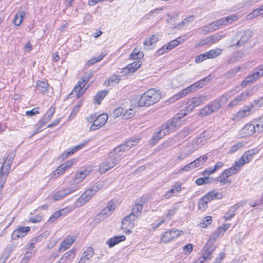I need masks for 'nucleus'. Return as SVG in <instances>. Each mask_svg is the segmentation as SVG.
Listing matches in <instances>:
<instances>
[{"mask_svg":"<svg viewBox=\"0 0 263 263\" xmlns=\"http://www.w3.org/2000/svg\"><path fill=\"white\" fill-rule=\"evenodd\" d=\"M209 201L203 196L198 202V208L200 210L205 211L208 208Z\"/></svg>","mask_w":263,"mask_h":263,"instance_id":"obj_45","label":"nucleus"},{"mask_svg":"<svg viewBox=\"0 0 263 263\" xmlns=\"http://www.w3.org/2000/svg\"><path fill=\"white\" fill-rule=\"evenodd\" d=\"M30 230L29 227H20L15 230L12 234L11 238L13 240H16L18 238L26 236Z\"/></svg>","mask_w":263,"mask_h":263,"instance_id":"obj_19","label":"nucleus"},{"mask_svg":"<svg viewBox=\"0 0 263 263\" xmlns=\"http://www.w3.org/2000/svg\"><path fill=\"white\" fill-rule=\"evenodd\" d=\"M229 93H224L221 97L211 101L208 104L202 107L199 112V116L204 118L208 115L217 111L221 107V102L223 98L228 99Z\"/></svg>","mask_w":263,"mask_h":263,"instance_id":"obj_5","label":"nucleus"},{"mask_svg":"<svg viewBox=\"0 0 263 263\" xmlns=\"http://www.w3.org/2000/svg\"><path fill=\"white\" fill-rule=\"evenodd\" d=\"M141 62L137 61L127 65L128 68L134 73L141 65Z\"/></svg>","mask_w":263,"mask_h":263,"instance_id":"obj_46","label":"nucleus"},{"mask_svg":"<svg viewBox=\"0 0 263 263\" xmlns=\"http://www.w3.org/2000/svg\"><path fill=\"white\" fill-rule=\"evenodd\" d=\"M208 59L209 58L207 52H205L197 56L195 59V62L196 63H200Z\"/></svg>","mask_w":263,"mask_h":263,"instance_id":"obj_53","label":"nucleus"},{"mask_svg":"<svg viewBox=\"0 0 263 263\" xmlns=\"http://www.w3.org/2000/svg\"><path fill=\"white\" fill-rule=\"evenodd\" d=\"M90 141V140H87L76 146L70 149H67L65 151L62 155V157L63 159H66L67 157H69L70 155H72L78 151L83 148Z\"/></svg>","mask_w":263,"mask_h":263,"instance_id":"obj_22","label":"nucleus"},{"mask_svg":"<svg viewBox=\"0 0 263 263\" xmlns=\"http://www.w3.org/2000/svg\"><path fill=\"white\" fill-rule=\"evenodd\" d=\"M181 184L179 182H176L170 190V191H173V193L174 195L181 192Z\"/></svg>","mask_w":263,"mask_h":263,"instance_id":"obj_58","label":"nucleus"},{"mask_svg":"<svg viewBox=\"0 0 263 263\" xmlns=\"http://www.w3.org/2000/svg\"><path fill=\"white\" fill-rule=\"evenodd\" d=\"M208 59L209 58L207 52H205L197 56L195 59V62L196 63H200Z\"/></svg>","mask_w":263,"mask_h":263,"instance_id":"obj_54","label":"nucleus"},{"mask_svg":"<svg viewBox=\"0 0 263 263\" xmlns=\"http://www.w3.org/2000/svg\"><path fill=\"white\" fill-rule=\"evenodd\" d=\"M143 56V53L140 51V49L138 48H135L130 54V58L133 60H140L142 59Z\"/></svg>","mask_w":263,"mask_h":263,"instance_id":"obj_40","label":"nucleus"},{"mask_svg":"<svg viewBox=\"0 0 263 263\" xmlns=\"http://www.w3.org/2000/svg\"><path fill=\"white\" fill-rule=\"evenodd\" d=\"M118 157L114 153H110L107 157L102 162L99 167L101 173H105L110 169L114 167L119 161Z\"/></svg>","mask_w":263,"mask_h":263,"instance_id":"obj_7","label":"nucleus"},{"mask_svg":"<svg viewBox=\"0 0 263 263\" xmlns=\"http://www.w3.org/2000/svg\"><path fill=\"white\" fill-rule=\"evenodd\" d=\"M194 20V15H190L186 18H185L180 23L177 25L176 27L179 28L181 26H183L184 25L187 26L190 23L193 22Z\"/></svg>","mask_w":263,"mask_h":263,"instance_id":"obj_51","label":"nucleus"},{"mask_svg":"<svg viewBox=\"0 0 263 263\" xmlns=\"http://www.w3.org/2000/svg\"><path fill=\"white\" fill-rule=\"evenodd\" d=\"M121 77H126L128 78L130 77L133 73L132 71H130L129 68H128L127 66L125 68H123L122 70L120 72Z\"/></svg>","mask_w":263,"mask_h":263,"instance_id":"obj_59","label":"nucleus"},{"mask_svg":"<svg viewBox=\"0 0 263 263\" xmlns=\"http://www.w3.org/2000/svg\"><path fill=\"white\" fill-rule=\"evenodd\" d=\"M250 95L249 90H246L242 92L240 95L235 98L229 104V107H233L237 105L239 102L245 100Z\"/></svg>","mask_w":263,"mask_h":263,"instance_id":"obj_24","label":"nucleus"},{"mask_svg":"<svg viewBox=\"0 0 263 263\" xmlns=\"http://www.w3.org/2000/svg\"><path fill=\"white\" fill-rule=\"evenodd\" d=\"M208 158L206 155H204L192 161L194 167H197L202 165L208 160Z\"/></svg>","mask_w":263,"mask_h":263,"instance_id":"obj_39","label":"nucleus"},{"mask_svg":"<svg viewBox=\"0 0 263 263\" xmlns=\"http://www.w3.org/2000/svg\"><path fill=\"white\" fill-rule=\"evenodd\" d=\"M89 172L86 169L81 171L76 174L74 177L73 178L77 183H80L89 174Z\"/></svg>","mask_w":263,"mask_h":263,"instance_id":"obj_36","label":"nucleus"},{"mask_svg":"<svg viewBox=\"0 0 263 263\" xmlns=\"http://www.w3.org/2000/svg\"><path fill=\"white\" fill-rule=\"evenodd\" d=\"M255 3L254 0H243L238 4L239 8L248 7Z\"/></svg>","mask_w":263,"mask_h":263,"instance_id":"obj_52","label":"nucleus"},{"mask_svg":"<svg viewBox=\"0 0 263 263\" xmlns=\"http://www.w3.org/2000/svg\"><path fill=\"white\" fill-rule=\"evenodd\" d=\"M238 206L237 205L231 206L228 212L226 213L223 218L226 220H231L235 215V211H236Z\"/></svg>","mask_w":263,"mask_h":263,"instance_id":"obj_38","label":"nucleus"},{"mask_svg":"<svg viewBox=\"0 0 263 263\" xmlns=\"http://www.w3.org/2000/svg\"><path fill=\"white\" fill-rule=\"evenodd\" d=\"M107 91H101L97 93V94L94 97L95 102L98 104H100L101 101L107 95Z\"/></svg>","mask_w":263,"mask_h":263,"instance_id":"obj_44","label":"nucleus"},{"mask_svg":"<svg viewBox=\"0 0 263 263\" xmlns=\"http://www.w3.org/2000/svg\"><path fill=\"white\" fill-rule=\"evenodd\" d=\"M191 130L189 128H185L178 133L176 137L179 139H183L191 133Z\"/></svg>","mask_w":263,"mask_h":263,"instance_id":"obj_48","label":"nucleus"},{"mask_svg":"<svg viewBox=\"0 0 263 263\" xmlns=\"http://www.w3.org/2000/svg\"><path fill=\"white\" fill-rule=\"evenodd\" d=\"M239 17L237 15H232L227 17H222L220 19L213 22L212 24L217 27H220L223 26H227L231 24L233 22L238 20Z\"/></svg>","mask_w":263,"mask_h":263,"instance_id":"obj_16","label":"nucleus"},{"mask_svg":"<svg viewBox=\"0 0 263 263\" xmlns=\"http://www.w3.org/2000/svg\"><path fill=\"white\" fill-rule=\"evenodd\" d=\"M115 204L112 200L107 202V205L102 211L97 214L94 220L97 222H100L108 216H110L115 209Z\"/></svg>","mask_w":263,"mask_h":263,"instance_id":"obj_8","label":"nucleus"},{"mask_svg":"<svg viewBox=\"0 0 263 263\" xmlns=\"http://www.w3.org/2000/svg\"><path fill=\"white\" fill-rule=\"evenodd\" d=\"M252 107L253 105H251L250 106L245 107L243 109H240L234 116L233 120L234 121H239L243 118L248 117L250 115Z\"/></svg>","mask_w":263,"mask_h":263,"instance_id":"obj_21","label":"nucleus"},{"mask_svg":"<svg viewBox=\"0 0 263 263\" xmlns=\"http://www.w3.org/2000/svg\"><path fill=\"white\" fill-rule=\"evenodd\" d=\"M224 36L225 35L223 34L221 32H218L201 41L199 43V45L202 46L207 44L216 43Z\"/></svg>","mask_w":263,"mask_h":263,"instance_id":"obj_17","label":"nucleus"},{"mask_svg":"<svg viewBox=\"0 0 263 263\" xmlns=\"http://www.w3.org/2000/svg\"><path fill=\"white\" fill-rule=\"evenodd\" d=\"M251 37V31L241 30L238 32L235 36V40L237 41L236 46L240 47L246 43ZM234 39H233V41Z\"/></svg>","mask_w":263,"mask_h":263,"instance_id":"obj_11","label":"nucleus"},{"mask_svg":"<svg viewBox=\"0 0 263 263\" xmlns=\"http://www.w3.org/2000/svg\"><path fill=\"white\" fill-rule=\"evenodd\" d=\"M135 114V111L132 108L127 109L123 115V117L125 119H128L133 117Z\"/></svg>","mask_w":263,"mask_h":263,"instance_id":"obj_56","label":"nucleus"},{"mask_svg":"<svg viewBox=\"0 0 263 263\" xmlns=\"http://www.w3.org/2000/svg\"><path fill=\"white\" fill-rule=\"evenodd\" d=\"M222 51L223 49L221 48H216L215 49L207 51L208 57L209 59L216 58L222 53Z\"/></svg>","mask_w":263,"mask_h":263,"instance_id":"obj_41","label":"nucleus"},{"mask_svg":"<svg viewBox=\"0 0 263 263\" xmlns=\"http://www.w3.org/2000/svg\"><path fill=\"white\" fill-rule=\"evenodd\" d=\"M255 154L256 152L254 149H250L245 153L240 158L235 162L233 166L225 170L219 176L217 177V181L221 183H224L227 178L238 172L240 167L245 164L249 163Z\"/></svg>","mask_w":263,"mask_h":263,"instance_id":"obj_1","label":"nucleus"},{"mask_svg":"<svg viewBox=\"0 0 263 263\" xmlns=\"http://www.w3.org/2000/svg\"><path fill=\"white\" fill-rule=\"evenodd\" d=\"M205 100V97L204 96L195 97L189 99L187 101L188 105L186 107L187 112L192 111L195 108L204 103Z\"/></svg>","mask_w":263,"mask_h":263,"instance_id":"obj_13","label":"nucleus"},{"mask_svg":"<svg viewBox=\"0 0 263 263\" xmlns=\"http://www.w3.org/2000/svg\"><path fill=\"white\" fill-rule=\"evenodd\" d=\"M25 16V12L24 11H20L16 12L13 18V22L15 25L18 26L22 23V21Z\"/></svg>","mask_w":263,"mask_h":263,"instance_id":"obj_37","label":"nucleus"},{"mask_svg":"<svg viewBox=\"0 0 263 263\" xmlns=\"http://www.w3.org/2000/svg\"><path fill=\"white\" fill-rule=\"evenodd\" d=\"M95 255L94 250L91 248H88L83 252L78 263H88L90 259Z\"/></svg>","mask_w":263,"mask_h":263,"instance_id":"obj_23","label":"nucleus"},{"mask_svg":"<svg viewBox=\"0 0 263 263\" xmlns=\"http://www.w3.org/2000/svg\"><path fill=\"white\" fill-rule=\"evenodd\" d=\"M80 185L79 183H77L76 180L72 179L68 185L66 187H64L69 194L74 192L80 189Z\"/></svg>","mask_w":263,"mask_h":263,"instance_id":"obj_33","label":"nucleus"},{"mask_svg":"<svg viewBox=\"0 0 263 263\" xmlns=\"http://www.w3.org/2000/svg\"><path fill=\"white\" fill-rule=\"evenodd\" d=\"M108 118L106 114H102L98 116L91 125L90 130L93 131L100 128L106 123Z\"/></svg>","mask_w":263,"mask_h":263,"instance_id":"obj_15","label":"nucleus"},{"mask_svg":"<svg viewBox=\"0 0 263 263\" xmlns=\"http://www.w3.org/2000/svg\"><path fill=\"white\" fill-rule=\"evenodd\" d=\"M136 219L132 216L128 215L122 220V224L123 226L126 227V228L133 229L135 226L134 221Z\"/></svg>","mask_w":263,"mask_h":263,"instance_id":"obj_31","label":"nucleus"},{"mask_svg":"<svg viewBox=\"0 0 263 263\" xmlns=\"http://www.w3.org/2000/svg\"><path fill=\"white\" fill-rule=\"evenodd\" d=\"M74 241V239L71 236L68 237L66 238L61 243L59 251L63 252L68 249H69L73 242Z\"/></svg>","mask_w":263,"mask_h":263,"instance_id":"obj_25","label":"nucleus"},{"mask_svg":"<svg viewBox=\"0 0 263 263\" xmlns=\"http://www.w3.org/2000/svg\"><path fill=\"white\" fill-rule=\"evenodd\" d=\"M76 256V251L73 249L65 253L58 261V263H70Z\"/></svg>","mask_w":263,"mask_h":263,"instance_id":"obj_20","label":"nucleus"},{"mask_svg":"<svg viewBox=\"0 0 263 263\" xmlns=\"http://www.w3.org/2000/svg\"><path fill=\"white\" fill-rule=\"evenodd\" d=\"M12 251V248L7 249L0 258V263H5Z\"/></svg>","mask_w":263,"mask_h":263,"instance_id":"obj_50","label":"nucleus"},{"mask_svg":"<svg viewBox=\"0 0 263 263\" xmlns=\"http://www.w3.org/2000/svg\"><path fill=\"white\" fill-rule=\"evenodd\" d=\"M178 210L177 206H173L171 209L167 210L166 214L164 216V218L161 220L159 223H158L156 227L158 228L162 223H164L166 221L169 220L172 216H173L176 213V211Z\"/></svg>","mask_w":263,"mask_h":263,"instance_id":"obj_28","label":"nucleus"},{"mask_svg":"<svg viewBox=\"0 0 263 263\" xmlns=\"http://www.w3.org/2000/svg\"><path fill=\"white\" fill-rule=\"evenodd\" d=\"M180 235L179 231L177 230L171 229L168 231L165 232L161 237V241L167 243Z\"/></svg>","mask_w":263,"mask_h":263,"instance_id":"obj_18","label":"nucleus"},{"mask_svg":"<svg viewBox=\"0 0 263 263\" xmlns=\"http://www.w3.org/2000/svg\"><path fill=\"white\" fill-rule=\"evenodd\" d=\"M92 73L91 72H87L85 76L82 78L76 85L71 95H75L77 98H79L85 92L89 85H86L87 82L91 78Z\"/></svg>","mask_w":263,"mask_h":263,"instance_id":"obj_6","label":"nucleus"},{"mask_svg":"<svg viewBox=\"0 0 263 263\" xmlns=\"http://www.w3.org/2000/svg\"><path fill=\"white\" fill-rule=\"evenodd\" d=\"M168 134H170V133L168 130H167L166 129L163 128L162 125L160 130L155 134L152 138L153 144H155L159 140Z\"/></svg>","mask_w":263,"mask_h":263,"instance_id":"obj_27","label":"nucleus"},{"mask_svg":"<svg viewBox=\"0 0 263 263\" xmlns=\"http://www.w3.org/2000/svg\"><path fill=\"white\" fill-rule=\"evenodd\" d=\"M224 233L222 231V228H218L211 235V238L213 240L217 239L219 236L222 235Z\"/></svg>","mask_w":263,"mask_h":263,"instance_id":"obj_60","label":"nucleus"},{"mask_svg":"<svg viewBox=\"0 0 263 263\" xmlns=\"http://www.w3.org/2000/svg\"><path fill=\"white\" fill-rule=\"evenodd\" d=\"M180 124L181 123L179 117H176L175 116L173 119L167 121L165 124L162 125V127L166 129L170 134L179 128Z\"/></svg>","mask_w":263,"mask_h":263,"instance_id":"obj_14","label":"nucleus"},{"mask_svg":"<svg viewBox=\"0 0 263 263\" xmlns=\"http://www.w3.org/2000/svg\"><path fill=\"white\" fill-rule=\"evenodd\" d=\"M203 196L209 202H210L215 199H221L222 197V194L216 192L215 190H213L208 192Z\"/></svg>","mask_w":263,"mask_h":263,"instance_id":"obj_32","label":"nucleus"},{"mask_svg":"<svg viewBox=\"0 0 263 263\" xmlns=\"http://www.w3.org/2000/svg\"><path fill=\"white\" fill-rule=\"evenodd\" d=\"M125 239L126 237L124 235L116 236L109 239L108 240H107L106 243L109 248H112L117 244L125 240Z\"/></svg>","mask_w":263,"mask_h":263,"instance_id":"obj_29","label":"nucleus"},{"mask_svg":"<svg viewBox=\"0 0 263 263\" xmlns=\"http://www.w3.org/2000/svg\"><path fill=\"white\" fill-rule=\"evenodd\" d=\"M15 156L14 152L11 151L7 155L0 167V199L2 198L1 191L3 189L7 178L10 173L11 166Z\"/></svg>","mask_w":263,"mask_h":263,"instance_id":"obj_3","label":"nucleus"},{"mask_svg":"<svg viewBox=\"0 0 263 263\" xmlns=\"http://www.w3.org/2000/svg\"><path fill=\"white\" fill-rule=\"evenodd\" d=\"M210 80V78L206 77L197 82H196L195 83L192 84L189 86L186 87L185 88L183 89L179 92L176 93L171 98H170V99H169L170 102L171 103L174 102L186 96L189 93L192 92H194L197 90V89L202 88L207 84L206 83V82L209 81Z\"/></svg>","mask_w":263,"mask_h":263,"instance_id":"obj_4","label":"nucleus"},{"mask_svg":"<svg viewBox=\"0 0 263 263\" xmlns=\"http://www.w3.org/2000/svg\"><path fill=\"white\" fill-rule=\"evenodd\" d=\"M121 77V76L112 74L108 78V82L117 84L120 82Z\"/></svg>","mask_w":263,"mask_h":263,"instance_id":"obj_62","label":"nucleus"},{"mask_svg":"<svg viewBox=\"0 0 263 263\" xmlns=\"http://www.w3.org/2000/svg\"><path fill=\"white\" fill-rule=\"evenodd\" d=\"M242 144L241 143L238 142L233 145H232L230 150L229 153L233 154L236 152L238 149H239L240 147L242 146Z\"/></svg>","mask_w":263,"mask_h":263,"instance_id":"obj_64","label":"nucleus"},{"mask_svg":"<svg viewBox=\"0 0 263 263\" xmlns=\"http://www.w3.org/2000/svg\"><path fill=\"white\" fill-rule=\"evenodd\" d=\"M158 41V35H152L145 40L143 43L145 46H152L154 43L157 42Z\"/></svg>","mask_w":263,"mask_h":263,"instance_id":"obj_43","label":"nucleus"},{"mask_svg":"<svg viewBox=\"0 0 263 263\" xmlns=\"http://www.w3.org/2000/svg\"><path fill=\"white\" fill-rule=\"evenodd\" d=\"M258 73H255L254 71H253V73L249 76H248L245 80L242 81L241 84V86L242 87L244 88L246 87L247 85H250V84L253 83L257 79H258Z\"/></svg>","mask_w":263,"mask_h":263,"instance_id":"obj_26","label":"nucleus"},{"mask_svg":"<svg viewBox=\"0 0 263 263\" xmlns=\"http://www.w3.org/2000/svg\"><path fill=\"white\" fill-rule=\"evenodd\" d=\"M257 132V125L255 120L247 123L240 130L239 135L241 137H246Z\"/></svg>","mask_w":263,"mask_h":263,"instance_id":"obj_10","label":"nucleus"},{"mask_svg":"<svg viewBox=\"0 0 263 263\" xmlns=\"http://www.w3.org/2000/svg\"><path fill=\"white\" fill-rule=\"evenodd\" d=\"M66 171V170L65 169V167H64V165H62V164L59 166L54 172L51 174V178H56L57 177L64 174Z\"/></svg>","mask_w":263,"mask_h":263,"instance_id":"obj_42","label":"nucleus"},{"mask_svg":"<svg viewBox=\"0 0 263 263\" xmlns=\"http://www.w3.org/2000/svg\"><path fill=\"white\" fill-rule=\"evenodd\" d=\"M128 150V148L125 144V143H124L123 144H121L119 146L115 148L113 152H111V153H114L115 156H116L119 159L120 156L118 155V154L121 152H124L125 151Z\"/></svg>","mask_w":263,"mask_h":263,"instance_id":"obj_47","label":"nucleus"},{"mask_svg":"<svg viewBox=\"0 0 263 263\" xmlns=\"http://www.w3.org/2000/svg\"><path fill=\"white\" fill-rule=\"evenodd\" d=\"M254 120L257 125V132H263V115Z\"/></svg>","mask_w":263,"mask_h":263,"instance_id":"obj_49","label":"nucleus"},{"mask_svg":"<svg viewBox=\"0 0 263 263\" xmlns=\"http://www.w3.org/2000/svg\"><path fill=\"white\" fill-rule=\"evenodd\" d=\"M98 191L97 186H92L87 190L78 199L77 204L81 206L88 201Z\"/></svg>","mask_w":263,"mask_h":263,"instance_id":"obj_9","label":"nucleus"},{"mask_svg":"<svg viewBox=\"0 0 263 263\" xmlns=\"http://www.w3.org/2000/svg\"><path fill=\"white\" fill-rule=\"evenodd\" d=\"M212 221V217L210 216L205 217L200 223V226L202 228H205L211 224Z\"/></svg>","mask_w":263,"mask_h":263,"instance_id":"obj_55","label":"nucleus"},{"mask_svg":"<svg viewBox=\"0 0 263 263\" xmlns=\"http://www.w3.org/2000/svg\"><path fill=\"white\" fill-rule=\"evenodd\" d=\"M48 87L49 85L47 82L42 81H37L36 82V89L40 92L43 93L47 92Z\"/></svg>","mask_w":263,"mask_h":263,"instance_id":"obj_35","label":"nucleus"},{"mask_svg":"<svg viewBox=\"0 0 263 263\" xmlns=\"http://www.w3.org/2000/svg\"><path fill=\"white\" fill-rule=\"evenodd\" d=\"M238 54V52L233 53L232 55L229 57V59L227 61L226 64L227 65H229L237 61Z\"/></svg>","mask_w":263,"mask_h":263,"instance_id":"obj_63","label":"nucleus"},{"mask_svg":"<svg viewBox=\"0 0 263 263\" xmlns=\"http://www.w3.org/2000/svg\"><path fill=\"white\" fill-rule=\"evenodd\" d=\"M143 209V204L136 203L132 209V212L129 215L137 219L140 216Z\"/></svg>","mask_w":263,"mask_h":263,"instance_id":"obj_30","label":"nucleus"},{"mask_svg":"<svg viewBox=\"0 0 263 263\" xmlns=\"http://www.w3.org/2000/svg\"><path fill=\"white\" fill-rule=\"evenodd\" d=\"M104 55H100L97 57H93L91 58L88 62L87 65L88 66H91L96 63L100 61L104 58Z\"/></svg>","mask_w":263,"mask_h":263,"instance_id":"obj_57","label":"nucleus"},{"mask_svg":"<svg viewBox=\"0 0 263 263\" xmlns=\"http://www.w3.org/2000/svg\"><path fill=\"white\" fill-rule=\"evenodd\" d=\"M54 112L55 108L52 107H51L49 108V109L48 110L44 117H45L48 121H49L52 118L53 114H54Z\"/></svg>","mask_w":263,"mask_h":263,"instance_id":"obj_61","label":"nucleus"},{"mask_svg":"<svg viewBox=\"0 0 263 263\" xmlns=\"http://www.w3.org/2000/svg\"><path fill=\"white\" fill-rule=\"evenodd\" d=\"M161 98L159 90L151 88L145 92L138 102L139 106H149L158 102Z\"/></svg>","mask_w":263,"mask_h":263,"instance_id":"obj_2","label":"nucleus"},{"mask_svg":"<svg viewBox=\"0 0 263 263\" xmlns=\"http://www.w3.org/2000/svg\"><path fill=\"white\" fill-rule=\"evenodd\" d=\"M65 188H63L61 190L56 192L51 197V199L54 201H58L63 199L65 196L69 195Z\"/></svg>","mask_w":263,"mask_h":263,"instance_id":"obj_34","label":"nucleus"},{"mask_svg":"<svg viewBox=\"0 0 263 263\" xmlns=\"http://www.w3.org/2000/svg\"><path fill=\"white\" fill-rule=\"evenodd\" d=\"M216 247L212 243H207L203 249L202 256L199 259V263H203L206 260H210L212 257V253L215 251Z\"/></svg>","mask_w":263,"mask_h":263,"instance_id":"obj_12","label":"nucleus"}]
</instances>
